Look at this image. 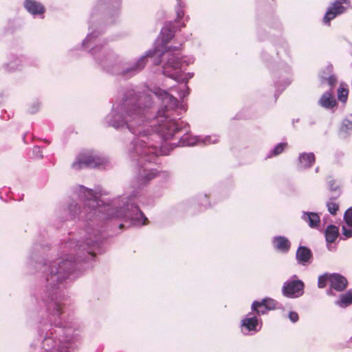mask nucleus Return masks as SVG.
<instances>
[{
  "label": "nucleus",
  "instance_id": "nucleus-1",
  "mask_svg": "<svg viewBox=\"0 0 352 352\" xmlns=\"http://www.w3.org/2000/svg\"><path fill=\"white\" fill-rule=\"evenodd\" d=\"M106 236L104 230L88 228L82 240H70L65 244L68 254L42 266L45 288L41 298L45 307V316L41 318L38 326L41 352H76L75 343L80 338V331L73 322L60 319L66 300L60 290V285L69 279L74 271L75 262L70 259L73 254L78 255L77 261L84 260V255L91 256L94 249Z\"/></svg>",
  "mask_w": 352,
  "mask_h": 352
},
{
  "label": "nucleus",
  "instance_id": "nucleus-2",
  "mask_svg": "<svg viewBox=\"0 0 352 352\" xmlns=\"http://www.w3.org/2000/svg\"><path fill=\"white\" fill-rule=\"evenodd\" d=\"M162 42L159 43L158 39L153 50H148L144 56H141L138 61L130 68L125 70V73L133 72H139L146 65V58L157 56L162 60L155 61V64H159L164 61L163 73L165 76L175 80L177 82L184 81L182 76V68L186 60H183L180 56V50L177 47L167 46L168 42L173 37L174 33L168 25L164 26L161 30Z\"/></svg>",
  "mask_w": 352,
  "mask_h": 352
},
{
  "label": "nucleus",
  "instance_id": "nucleus-3",
  "mask_svg": "<svg viewBox=\"0 0 352 352\" xmlns=\"http://www.w3.org/2000/svg\"><path fill=\"white\" fill-rule=\"evenodd\" d=\"M78 189L79 198L83 202L84 207L81 209L74 201L69 204L68 209L72 218L78 217L85 220L96 218L108 225L110 221V205L102 199V192L94 191L83 186H79Z\"/></svg>",
  "mask_w": 352,
  "mask_h": 352
},
{
  "label": "nucleus",
  "instance_id": "nucleus-4",
  "mask_svg": "<svg viewBox=\"0 0 352 352\" xmlns=\"http://www.w3.org/2000/svg\"><path fill=\"white\" fill-rule=\"evenodd\" d=\"M82 41L81 47L88 50L96 67L102 71L109 73L110 65V46L108 36H104L102 29L97 28L91 30Z\"/></svg>",
  "mask_w": 352,
  "mask_h": 352
},
{
  "label": "nucleus",
  "instance_id": "nucleus-5",
  "mask_svg": "<svg viewBox=\"0 0 352 352\" xmlns=\"http://www.w3.org/2000/svg\"><path fill=\"white\" fill-rule=\"evenodd\" d=\"M122 206L120 208L116 207V200L113 201V208H111V226H118L121 228L123 226L122 223L116 222L118 219L130 221L134 225L143 226L146 223L147 218L139 209L135 201V197L122 198Z\"/></svg>",
  "mask_w": 352,
  "mask_h": 352
},
{
  "label": "nucleus",
  "instance_id": "nucleus-6",
  "mask_svg": "<svg viewBox=\"0 0 352 352\" xmlns=\"http://www.w3.org/2000/svg\"><path fill=\"white\" fill-rule=\"evenodd\" d=\"M149 122L152 131L160 133L165 140L171 139L180 130L177 122L168 119L164 109L160 110L157 115Z\"/></svg>",
  "mask_w": 352,
  "mask_h": 352
},
{
  "label": "nucleus",
  "instance_id": "nucleus-7",
  "mask_svg": "<svg viewBox=\"0 0 352 352\" xmlns=\"http://www.w3.org/2000/svg\"><path fill=\"white\" fill-rule=\"evenodd\" d=\"M107 159L100 153L93 150H86L78 153L71 165L74 170L84 168H96L103 166Z\"/></svg>",
  "mask_w": 352,
  "mask_h": 352
},
{
  "label": "nucleus",
  "instance_id": "nucleus-8",
  "mask_svg": "<svg viewBox=\"0 0 352 352\" xmlns=\"http://www.w3.org/2000/svg\"><path fill=\"white\" fill-rule=\"evenodd\" d=\"M133 94L130 93V98L126 100L128 105H130V109L128 112V116L131 117L133 115L138 117L139 120H143V118L146 117L144 107H148L151 105L152 98L151 95L147 94H136L132 91Z\"/></svg>",
  "mask_w": 352,
  "mask_h": 352
},
{
  "label": "nucleus",
  "instance_id": "nucleus-9",
  "mask_svg": "<svg viewBox=\"0 0 352 352\" xmlns=\"http://www.w3.org/2000/svg\"><path fill=\"white\" fill-rule=\"evenodd\" d=\"M304 283L294 275L290 279L285 281L282 287V294L289 298L301 296L304 293Z\"/></svg>",
  "mask_w": 352,
  "mask_h": 352
},
{
  "label": "nucleus",
  "instance_id": "nucleus-10",
  "mask_svg": "<svg viewBox=\"0 0 352 352\" xmlns=\"http://www.w3.org/2000/svg\"><path fill=\"white\" fill-rule=\"evenodd\" d=\"M349 6V0H336L327 11L324 16V22L326 23H329L337 15L344 12Z\"/></svg>",
  "mask_w": 352,
  "mask_h": 352
},
{
  "label": "nucleus",
  "instance_id": "nucleus-11",
  "mask_svg": "<svg viewBox=\"0 0 352 352\" xmlns=\"http://www.w3.org/2000/svg\"><path fill=\"white\" fill-rule=\"evenodd\" d=\"M201 142L205 145L215 144L218 142V138L216 135H208L201 140L198 137H191L189 135H186L181 138L180 144L182 146H193Z\"/></svg>",
  "mask_w": 352,
  "mask_h": 352
},
{
  "label": "nucleus",
  "instance_id": "nucleus-12",
  "mask_svg": "<svg viewBox=\"0 0 352 352\" xmlns=\"http://www.w3.org/2000/svg\"><path fill=\"white\" fill-rule=\"evenodd\" d=\"M153 94L162 100L166 111L173 109L177 106V98L169 94L167 91L156 89Z\"/></svg>",
  "mask_w": 352,
  "mask_h": 352
},
{
  "label": "nucleus",
  "instance_id": "nucleus-13",
  "mask_svg": "<svg viewBox=\"0 0 352 352\" xmlns=\"http://www.w3.org/2000/svg\"><path fill=\"white\" fill-rule=\"evenodd\" d=\"M329 283L332 289L338 292L344 290L348 285L346 278L339 274H329Z\"/></svg>",
  "mask_w": 352,
  "mask_h": 352
},
{
  "label": "nucleus",
  "instance_id": "nucleus-14",
  "mask_svg": "<svg viewBox=\"0 0 352 352\" xmlns=\"http://www.w3.org/2000/svg\"><path fill=\"white\" fill-rule=\"evenodd\" d=\"M24 7L29 13L34 16L43 15L45 12L44 6L35 0H25Z\"/></svg>",
  "mask_w": 352,
  "mask_h": 352
},
{
  "label": "nucleus",
  "instance_id": "nucleus-15",
  "mask_svg": "<svg viewBox=\"0 0 352 352\" xmlns=\"http://www.w3.org/2000/svg\"><path fill=\"white\" fill-rule=\"evenodd\" d=\"M311 256L312 253L311 250L305 246H300L296 251V260L298 263L303 265H306L308 263H310Z\"/></svg>",
  "mask_w": 352,
  "mask_h": 352
},
{
  "label": "nucleus",
  "instance_id": "nucleus-16",
  "mask_svg": "<svg viewBox=\"0 0 352 352\" xmlns=\"http://www.w3.org/2000/svg\"><path fill=\"white\" fill-rule=\"evenodd\" d=\"M256 306L265 307L264 309H258V314H265L267 311L274 309L276 307L275 301L272 298H265L262 301H254L252 305V309H255Z\"/></svg>",
  "mask_w": 352,
  "mask_h": 352
},
{
  "label": "nucleus",
  "instance_id": "nucleus-17",
  "mask_svg": "<svg viewBox=\"0 0 352 352\" xmlns=\"http://www.w3.org/2000/svg\"><path fill=\"white\" fill-rule=\"evenodd\" d=\"M319 104L326 109H332L336 105L337 102L333 96V91L331 89L322 94L319 100Z\"/></svg>",
  "mask_w": 352,
  "mask_h": 352
},
{
  "label": "nucleus",
  "instance_id": "nucleus-18",
  "mask_svg": "<svg viewBox=\"0 0 352 352\" xmlns=\"http://www.w3.org/2000/svg\"><path fill=\"white\" fill-rule=\"evenodd\" d=\"M157 173L154 170L143 169L140 170L137 177L138 182L140 186L146 184L149 181L157 177Z\"/></svg>",
  "mask_w": 352,
  "mask_h": 352
},
{
  "label": "nucleus",
  "instance_id": "nucleus-19",
  "mask_svg": "<svg viewBox=\"0 0 352 352\" xmlns=\"http://www.w3.org/2000/svg\"><path fill=\"white\" fill-rule=\"evenodd\" d=\"M274 246L279 251L287 252L290 248V242L285 236H276L273 240Z\"/></svg>",
  "mask_w": 352,
  "mask_h": 352
},
{
  "label": "nucleus",
  "instance_id": "nucleus-20",
  "mask_svg": "<svg viewBox=\"0 0 352 352\" xmlns=\"http://www.w3.org/2000/svg\"><path fill=\"white\" fill-rule=\"evenodd\" d=\"M302 219L312 228H317L320 223V217L316 212H304Z\"/></svg>",
  "mask_w": 352,
  "mask_h": 352
},
{
  "label": "nucleus",
  "instance_id": "nucleus-21",
  "mask_svg": "<svg viewBox=\"0 0 352 352\" xmlns=\"http://www.w3.org/2000/svg\"><path fill=\"white\" fill-rule=\"evenodd\" d=\"M299 163L302 168H309L315 162V155L313 153H303L299 155Z\"/></svg>",
  "mask_w": 352,
  "mask_h": 352
},
{
  "label": "nucleus",
  "instance_id": "nucleus-22",
  "mask_svg": "<svg viewBox=\"0 0 352 352\" xmlns=\"http://www.w3.org/2000/svg\"><path fill=\"white\" fill-rule=\"evenodd\" d=\"M258 326V320L255 316L246 318L242 321V327L245 328L247 331H257L258 330L257 329Z\"/></svg>",
  "mask_w": 352,
  "mask_h": 352
},
{
  "label": "nucleus",
  "instance_id": "nucleus-23",
  "mask_svg": "<svg viewBox=\"0 0 352 352\" xmlns=\"http://www.w3.org/2000/svg\"><path fill=\"white\" fill-rule=\"evenodd\" d=\"M338 228L333 225L328 226L325 230L326 241L329 243H333L338 236Z\"/></svg>",
  "mask_w": 352,
  "mask_h": 352
},
{
  "label": "nucleus",
  "instance_id": "nucleus-24",
  "mask_svg": "<svg viewBox=\"0 0 352 352\" xmlns=\"http://www.w3.org/2000/svg\"><path fill=\"white\" fill-rule=\"evenodd\" d=\"M352 303V289L349 290L346 293L342 294L339 300L336 304L340 307H345Z\"/></svg>",
  "mask_w": 352,
  "mask_h": 352
},
{
  "label": "nucleus",
  "instance_id": "nucleus-25",
  "mask_svg": "<svg viewBox=\"0 0 352 352\" xmlns=\"http://www.w3.org/2000/svg\"><path fill=\"white\" fill-rule=\"evenodd\" d=\"M24 60L23 57H16L13 59V60L10 61L7 65V68L10 71L16 70L20 68V67L23 65Z\"/></svg>",
  "mask_w": 352,
  "mask_h": 352
},
{
  "label": "nucleus",
  "instance_id": "nucleus-26",
  "mask_svg": "<svg viewBox=\"0 0 352 352\" xmlns=\"http://www.w3.org/2000/svg\"><path fill=\"white\" fill-rule=\"evenodd\" d=\"M349 91L346 85L341 83L338 90V98L341 102H346L348 97Z\"/></svg>",
  "mask_w": 352,
  "mask_h": 352
},
{
  "label": "nucleus",
  "instance_id": "nucleus-27",
  "mask_svg": "<svg viewBox=\"0 0 352 352\" xmlns=\"http://www.w3.org/2000/svg\"><path fill=\"white\" fill-rule=\"evenodd\" d=\"M336 198V197H331L329 201L327 203L328 210L331 214H336L339 208L338 204L334 201Z\"/></svg>",
  "mask_w": 352,
  "mask_h": 352
},
{
  "label": "nucleus",
  "instance_id": "nucleus-28",
  "mask_svg": "<svg viewBox=\"0 0 352 352\" xmlns=\"http://www.w3.org/2000/svg\"><path fill=\"white\" fill-rule=\"evenodd\" d=\"M287 146V143H279L271 151V153L268 155V157L276 156L281 153L285 148Z\"/></svg>",
  "mask_w": 352,
  "mask_h": 352
},
{
  "label": "nucleus",
  "instance_id": "nucleus-29",
  "mask_svg": "<svg viewBox=\"0 0 352 352\" xmlns=\"http://www.w3.org/2000/svg\"><path fill=\"white\" fill-rule=\"evenodd\" d=\"M342 232L346 238L352 237V225L345 223L342 226Z\"/></svg>",
  "mask_w": 352,
  "mask_h": 352
},
{
  "label": "nucleus",
  "instance_id": "nucleus-30",
  "mask_svg": "<svg viewBox=\"0 0 352 352\" xmlns=\"http://www.w3.org/2000/svg\"><path fill=\"white\" fill-rule=\"evenodd\" d=\"M329 274H324L318 277V285L320 288H324L329 282Z\"/></svg>",
  "mask_w": 352,
  "mask_h": 352
},
{
  "label": "nucleus",
  "instance_id": "nucleus-31",
  "mask_svg": "<svg viewBox=\"0 0 352 352\" xmlns=\"http://www.w3.org/2000/svg\"><path fill=\"white\" fill-rule=\"evenodd\" d=\"M109 6V0H99L98 1L96 8L100 10H107Z\"/></svg>",
  "mask_w": 352,
  "mask_h": 352
},
{
  "label": "nucleus",
  "instance_id": "nucleus-32",
  "mask_svg": "<svg viewBox=\"0 0 352 352\" xmlns=\"http://www.w3.org/2000/svg\"><path fill=\"white\" fill-rule=\"evenodd\" d=\"M345 223L352 225V207L349 208L344 213Z\"/></svg>",
  "mask_w": 352,
  "mask_h": 352
},
{
  "label": "nucleus",
  "instance_id": "nucleus-33",
  "mask_svg": "<svg viewBox=\"0 0 352 352\" xmlns=\"http://www.w3.org/2000/svg\"><path fill=\"white\" fill-rule=\"evenodd\" d=\"M39 109L40 102L38 101H34L30 104L28 111L30 113H35L39 110Z\"/></svg>",
  "mask_w": 352,
  "mask_h": 352
},
{
  "label": "nucleus",
  "instance_id": "nucleus-34",
  "mask_svg": "<svg viewBox=\"0 0 352 352\" xmlns=\"http://www.w3.org/2000/svg\"><path fill=\"white\" fill-rule=\"evenodd\" d=\"M184 6L182 5V3L179 1L177 3V6L176 8V13L177 19H182L184 16V12L183 10Z\"/></svg>",
  "mask_w": 352,
  "mask_h": 352
},
{
  "label": "nucleus",
  "instance_id": "nucleus-35",
  "mask_svg": "<svg viewBox=\"0 0 352 352\" xmlns=\"http://www.w3.org/2000/svg\"><path fill=\"white\" fill-rule=\"evenodd\" d=\"M33 155L35 157L42 158L43 157V151L40 146H36L33 148Z\"/></svg>",
  "mask_w": 352,
  "mask_h": 352
},
{
  "label": "nucleus",
  "instance_id": "nucleus-36",
  "mask_svg": "<svg viewBox=\"0 0 352 352\" xmlns=\"http://www.w3.org/2000/svg\"><path fill=\"white\" fill-rule=\"evenodd\" d=\"M188 94H189L188 87L186 85H183L182 87L181 88V89L179 91V97L181 98H184L186 96H188Z\"/></svg>",
  "mask_w": 352,
  "mask_h": 352
},
{
  "label": "nucleus",
  "instance_id": "nucleus-37",
  "mask_svg": "<svg viewBox=\"0 0 352 352\" xmlns=\"http://www.w3.org/2000/svg\"><path fill=\"white\" fill-rule=\"evenodd\" d=\"M327 81L328 84L331 86V87L332 88L336 85V83L337 82V79L334 75H331L328 78H327Z\"/></svg>",
  "mask_w": 352,
  "mask_h": 352
},
{
  "label": "nucleus",
  "instance_id": "nucleus-38",
  "mask_svg": "<svg viewBox=\"0 0 352 352\" xmlns=\"http://www.w3.org/2000/svg\"><path fill=\"white\" fill-rule=\"evenodd\" d=\"M289 318L293 322H296L298 320V314L295 311H290L289 314Z\"/></svg>",
  "mask_w": 352,
  "mask_h": 352
},
{
  "label": "nucleus",
  "instance_id": "nucleus-39",
  "mask_svg": "<svg viewBox=\"0 0 352 352\" xmlns=\"http://www.w3.org/2000/svg\"><path fill=\"white\" fill-rule=\"evenodd\" d=\"M329 187L332 191H335L336 192V195L335 196L336 197H338L340 196V190L338 186H334V183L333 182H329Z\"/></svg>",
  "mask_w": 352,
  "mask_h": 352
},
{
  "label": "nucleus",
  "instance_id": "nucleus-40",
  "mask_svg": "<svg viewBox=\"0 0 352 352\" xmlns=\"http://www.w3.org/2000/svg\"><path fill=\"white\" fill-rule=\"evenodd\" d=\"M346 127L347 129H352V122L349 121V120H346L344 121V124H343V126H342V130H344V127Z\"/></svg>",
  "mask_w": 352,
  "mask_h": 352
},
{
  "label": "nucleus",
  "instance_id": "nucleus-41",
  "mask_svg": "<svg viewBox=\"0 0 352 352\" xmlns=\"http://www.w3.org/2000/svg\"><path fill=\"white\" fill-rule=\"evenodd\" d=\"M140 155H141V159L142 160H147L149 162L152 160V157L147 158V157H146L147 151H146L145 150Z\"/></svg>",
  "mask_w": 352,
  "mask_h": 352
},
{
  "label": "nucleus",
  "instance_id": "nucleus-42",
  "mask_svg": "<svg viewBox=\"0 0 352 352\" xmlns=\"http://www.w3.org/2000/svg\"><path fill=\"white\" fill-rule=\"evenodd\" d=\"M265 309V307L256 306V307L255 309H252V310L255 311L258 314V309Z\"/></svg>",
  "mask_w": 352,
  "mask_h": 352
},
{
  "label": "nucleus",
  "instance_id": "nucleus-43",
  "mask_svg": "<svg viewBox=\"0 0 352 352\" xmlns=\"http://www.w3.org/2000/svg\"><path fill=\"white\" fill-rule=\"evenodd\" d=\"M106 124H107V126H110V122L108 120V118H106Z\"/></svg>",
  "mask_w": 352,
  "mask_h": 352
},
{
  "label": "nucleus",
  "instance_id": "nucleus-44",
  "mask_svg": "<svg viewBox=\"0 0 352 352\" xmlns=\"http://www.w3.org/2000/svg\"><path fill=\"white\" fill-rule=\"evenodd\" d=\"M35 256H36V255H34V254L32 253V254H31V256H30V259H31V260L34 259V257H35Z\"/></svg>",
  "mask_w": 352,
  "mask_h": 352
},
{
  "label": "nucleus",
  "instance_id": "nucleus-45",
  "mask_svg": "<svg viewBox=\"0 0 352 352\" xmlns=\"http://www.w3.org/2000/svg\"><path fill=\"white\" fill-rule=\"evenodd\" d=\"M116 3L117 4V7L118 8L120 5V0H116Z\"/></svg>",
  "mask_w": 352,
  "mask_h": 352
},
{
  "label": "nucleus",
  "instance_id": "nucleus-46",
  "mask_svg": "<svg viewBox=\"0 0 352 352\" xmlns=\"http://www.w3.org/2000/svg\"><path fill=\"white\" fill-rule=\"evenodd\" d=\"M30 347H31V351L30 352H35L34 350L33 344H32Z\"/></svg>",
  "mask_w": 352,
  "mask_h": 352
},
{
  "label": "nucleus",
  "instance_id": "nucleus-47",
  "mask_svg": "<svg viewBox=\"0 0 352 352\" xmlns=\"http://www.w3.org/2000/svg\"><path fill=\"white\" fill-rule=\"evenodd\" d=\"M126 119V122H131V120L128 119L127 118H125Z\"/></svg>",
  "mask_w": 352,
  "mask_h": 352
},
{
  "label": "nucleus",
  "instance_id": "nucleus-48",
  "mask_svg": "<svg viewBox=\"0 0 352 352\" xmlns=\"http://www.w3.org/2000/svg\"><path fill=\"white\" fill-rule=\"evenodd\" d=\"M2 101V97L0 96V103Z\"/></svg>",
  "mask_w": 352,
  "mask_h": 352
},
{
  "label": "nucleus",
  "instance_id": "nucleus-49",
  "mask_svg": "<svg viewBox=\"0 0 352 352\" xmlns=\"http://www.w3.org/2000/svg\"><path fill=\"white\" fill-rule=\"evenodd\" d=\"M329 69L330 70H331V69H332V66H329Z\"/></svg>",
  "mask_w": 352,
  "mask_h": 352
}]
</instances>
